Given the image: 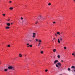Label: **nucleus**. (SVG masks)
Returning a JSON list of instances; mask_svg holds the SVG:
<instances>
[{
    "label": "nucleus",
    "mask_w": 75,
    "mask_h": 75,
    "mask_svg": "<svg viewBox=\"0 0 75 75\" xmlns=\"http://www.w3.org/2000/svg\"><path fill=\"white\" fill-rule=\"evenodd\" d=\"M38 19L40 21H42V20H44V18L42 17L41 15H40L38 17Z\"/></svg>",
    "instance_id": "obj_1"
},
{
    "label": "nucleus",
    "mask_w": 75,
    "mask_h": 75,
    "mask_svg": "<svg viewBox=\"0 0 75 75\" xmlns=\"http://www.w3.org/2000/svg\"><path fill=\"white\" fill-rule=\"evenodd\" d=\"M62 36L59 37V38L58 39V42L59 43H60V40L61 41H62Z\"/></svg>",
    "instance_id": "obj_2"
},
{
    "label": "nucleus",
    "mask_w": 75,
    "mask_h": 75,
    "mask_svg": "<svg viewBox=\"0 0 75 75\" xmlns=\"http://www.w3.org/2000/svg\"><path fill=\"white\" fill-rule=\"evenodd\" d=\"M14 70V67L12 66H10V71H13Z\"/></svg>",
    "instance_id": "obj_3"
},
{
    "label": "nucleus",
    "mask_w": 75,
    "mask_h": 75,
    "mask_svg": "<svg viewBox=\"0 0 75 75\" xmlns=\"http://www.w3.org/2000/svg\"><path fill=\"white\" fill-rule=\"evenodd\" d=\"M58 62V60H56L54 61V64H56L57 63V62Z\"/></svg>",
    "instance_id": "obj_4"
},
{
    "label": "nucleus",
    "mask_w": 75,
    "mask_h": 75,
    "mask_svg": "<svg viewBox=\"0 0 75 75\" xmlns=\"http://www.w3.org/2000/svg\"><path fill=\"white\" fill-rule=\"evenodd\" d=\"M36 35V34L35 33H33V38H34L35 37V36Z\"/></svg>",
    "instance_id": "obj_5"
},
{
    "label": "nucleus",
    "mask_w": 75,
    "mask_h": 75,
    "mask_svg": "<svg viewBox=\"0 0 75 75\" xmlns=\"http://www.w3.org/2000/svg\"><path fill=\"white\" fill-rule=\"evenodd\" d=\"M57 65L59 66V67L61 66V63L60 62L58 63H57Z\"/></svg>",
    "instance_id": "obj_6"
},
{
    "label": "nucleus",
    "mask_w": 75,
    "mask_h": 75,
    "mask_svg": "<svg viewBox=\"0 0 75 75\" xmlns=\"http://www.w3.org/2000/svg\"><path fill=\"white\" fill-rule=\"evenodd\" d=\"M6 29H9L10 28V27L8 26H6L5 27Z\"/></svg>",
    "instance_id": "obj_7"
},
{
    "label": "nucleus",
    "mask_w": 75,
    "mask_h": 75,
    "mask_svg": "<svg viewBox=\"0 0 75 75\" xmlns=\"http://www.w3.org/2000/svg\"><path fill=\"white\" fill-rule=\"evenodd\" d=\"M53 52H56V51H57V49H53Z\"/></svg>",
    "instance_id": "obj_8"
},
{
    "label": "nucleus",
    "mask_w": 75,
    "mask_h": 75,
    "mask_svg": "<svg viewBox=\"0 0 75 75\" xmlns=\"http://www.w3.org/2000/svg\"><path fill=\"white\" fill-rule=\"evenodd\" d=\"M10 10H13V8L12 7H11L10 8Z\"/></svg>",
    "instance_id": "obj_9"
},
{
    "label": "nucleus",
    "mask_w": 75,
    "mask_h": 75,
    "mask_svg": "<svg viewBox=\"0 0 75 75\" xmlns=\"http://www.w3.org/2000/svg\"><path fill=\"white\" fill-rule=\"evenodd\" d=\"M41 43H39L38 44V47H39V46H40V45H41Z\"/></svg>",
    "instance_id": "obj_10"
},
{
    "label": "nucleus",
    "mask_w": 75,
    "mask_h": 75,
    "mask_svg": "<svg viewBox=\"0 0 75 75\" xmlns=\"http://www.w3.org/2000/svg\"><path fill=\"white\" fill-rule=\"evenodd\" d=\"M27 47H30V45H29V44H28V43L27 44Z\"/></svg>",
    "instance_id": "obj_11"
},
{
    "label": "nucleus",
    "mask_w": 75,
    "mask_h": 75,
    "mask_svg": "<svg viewBox=\"0 0 75 75\" xmlns=\"http://www.w3.org/2000/svg\"><path fill=\"white\" fill-rule=\"evenodd\" d=\"M71 68L72 69H73V68L75 69V66H71Z\"/></svg>",
    "instance_id": "obj_12"
},
{
    "label": "nucleus",
    "mask_w": 75,
    "mask_h": 75,
    "mask_svg": "<svg viewBox=\"0 0 75 75\" xmlns=\"http://www.w3.org/2000/svg\"><path fill=\"white\" fill-rule=\"evenodd\" d=\"M57 34H58V35H60V33L59 32H58L57 33Z\"/></svg>",
    "instance_id": "obj_13"
},
{
    "label": "nucleus",
    "mask_w": 75,
    "mask_h": 75,
    "mask_svg": "<svg viewBox=\"0 0 75 75\" xmlns=\"http://www.w3.org/2000/svg\"><path fill=\"white\" fill-rule=\"evenodd\" d=\"M19 55L20 57H22V55L21 54H20Z\"/></svg>",
    "instance_id": "obj_14"
},
{
    "label": "nucleus",
    "mask_w": 75,
    "mask_h": 75,
    "mask_svg": "<svg viewBox=\"0 0 75 75\" xmlns=\"http://www.w3.org/2000/svg\"><path fill=\"white\" fill-rule=\"evenodd\" d=\"M6 25H7L8 26H10V23H8L6 24Z\"/></svg>",
    "instance_id": "obj_15"
},
{
    "label": "nucleus",
    "mask_w": 75,
    "mask_h": 75,
    "mask_svg": "<svg viewBox=\"0 0 75 75\" xmlns=\"http://www.w3.org/2000/svg\"><path fill=\"white\" fill-rule=\"evenodd\" d=\"M57 57L58 58H61V56H60V55H58L57 56Z\"/></svg>",
    "instance_id": "obj_16"
},
{
    "label": "nucleus",
    "mask_w": 75,
    "mask_h": 75,
    "mask_svg": "<svg viewBox=\"0 0 75 75\" xmlns=\"http://www.w3.org/2000/svg\"><path fill=\"white\" fill-rule=\"evenodd\" d=\"M56 67H57V68H59V66H58V65L57 64H56Z\"/></svg>",
    "instance_id": "obj_17"
},
{
    "label": "nucleus",
    "mask_w": 75,
    "mask_h": 75,
    "mask_svg": "<svg viewBox=\"0 0 75 75\" xmlns=\"http://www.w3.org/2000/svg\"><path fill=\"white\" fill-rule=\"evenodd\" d=\"M43 52H44V51H42H42H41L40 52V53H41V54H43L44 53Z\"/></svg>",
    "instance_id": "obj_18"
},
{
    "label": "nucleus",
    "mask_w": 75,
    "mask_h": 75,
    "mask_svg": "<svg viewBox=\"0 0 75 75\" xmlns=\"http://www.w3.org/2000/svg\"><path fill=\"white\" fill-rule=\"evenodd\" d=\"M7 70H8V69H4V71H7Z\"/></svg>",
    "instance_id": "obj_19"
},
{
    "label": "nucleus",
    "mask_w": 75,
    "mask_h": 75,
    "mask_svg": "<svg viewBox=\"0 0 75 75\" xmlns=\"http://www.w3.org/2000/svg\"><path fill=\"white\" fill-rule=\"evenodd\" d=\"M3 16H6V15H5V14H2Z\"/></svg>",
    "instance_id": "obj_20"
},
{
    "label": "nucleus",
    "mask_w": 75,
    "mask_h": 75,
    "mask_svg": "<svg viewBox=\"0 0 75 75\" xmlns=\"http://www.w3.org/2000/svg\"><path fill=\"white\" fill-rule=\"evenodd\" d=\"M68 71H70V70H71V69H70V68H68Z\"/></svg>",
    "instance_id": "obj_21"
},
{
    "label": "nucleus",
    "mask_w": 75,
    "mask_h": 75,
    "mask_svg": "<svg viewBox=\"0 0 75 75\" xmlns=\"http://www.w3.org/2000/svg\"><path fill=\"white\" fill-rule=\"evenodd\" d=\"M36 41H38V39H36Z\"/></svg>",
    "instance_id": "obj_22"
},
{
    "label": "nucleus",
    "mask_w": 75,
    "mask_h": 75,
    "mask_svg": "<svg viewBox=\"0 0 75 75\" xmlns=\"http://www.w3.org/2000/svg\"><path fill=\"white\" fill-rule=\"evenodd\" d=\"M51 5V3H50L48 4V6H50Z\"/></svg>",
    "instance_id": "obj_23"
},
{
    "label": "nucleus",
    "mask_w": 75,
    "mask_h": 75,
    "mask_svg": "<svg viewBox=\"0 0 75 75\" xmlns=\"http://www.w3.org/2000/svg\"><path fill=\"white\" fill-rule=\"evenodd\" d=\"M7 47H10V45H8L7 46Z\"/></svg>",
    "instance_id": "obj_24"
},
{
    "label": "nucleus",
    "mask_w": 75,
    "mask_h": 75,
    "mask_svg": "<svg viewBox=\"0 0 75 75\" xmlns=\"http://www.w3.org/2000/svg\"><path fill=\"white\" fill-rule=\"evenodd\" d=\"M38 41L39 42H41V40H39Z\"/></svg>",
    "instance_id": "obj_25"
},
{
    "label": "nucleus",
    "mask_w": 75,
    "mask_h": 75,
    "mask_svg": "<svg viewBox=\"0 0 75 75\" xmlns=\"http://www.w3.org/2000/svg\"><path fill=\"white\" fill-rule=\"evenodd\" d=\"M45 71L46 72H47V71H48V70L47 69H46V70H45Z\"/></svg>",
    "instance_id": "obj_26"
},
{
    "label": "nucleus",
    "mask_w": 75,
    "mask_h": 75,
    "mask_svg": "<svg viewBox=\"0 0 75 75\" xmlns=\"http://www.w3.org/2000/svg\"><path fill=\"white\" fill-rule=\"evenodd\" d=\"M33 47V45H30V47Z\"/></svg>",
    "instance_id": "obj_27"
},
{
    "label": "nucleus",
    "mask_w": 75,
    "mask_h": 75,
    "mask_svg": "<svg viewBox=\"0 0 75 75\" xmlns=\"http://www.w3.org/2000/svg\"><path fill=\"white\" fill-rule=\"evenodd\" d=\"M55 36H56V37H57V33H56L55 34Z\"/></svg>",
    "instance_id": "obj_28"
},
{
    "label": "nucleus",
    "mask_w": 75,
    "mask_h": 75,
    "mask_svg": "<svg viewBox=\"0 0 75 75\" xmlns=\"http://www.w3.org/2000/svg\"><path fill=\"white\" fill-rule=\"evenodd\" d=\"M0 70H1V71H3V69L1 68Z\"/></svg>",
    "instance_id": "obj_29"
},
{
    "label": "nucleus",
    "mask_w": 75,
    "mask_h": 75,
    "mask_svg": "<svg viewBox=\"0 0 75 75\" xmlns=\"http://www.w3.org/2000/svg\"><path fill=\"white\" fill-rule=\"evenodd\" d=\"M64 49H65V50H66V49H67V47H64Z\"/></svg>",
    "instance_id": "obj_30"
},
{
    "label": "nucleus",
    "mask_w": 75,
    "mask_h": 75,
    "mask_svg": "<svg viewBox=\"0 0 75 75\" xmlns=\"http://www.w3.org/2000/svg\"><path fill=\"white\" fill-rule=\"evenodd\" d=\"M12 3V1H10V3Z\"/></svg>",
    "instance_id": "obj_31"
},
{
    "label": "nucleus",
    "mask_w": 75,
    "mask_h": 75,
    "mask_svg": "<svg viewBox=\"0 0 75 75\" xmlns=\"http://www.w3.org/2000/svg\"><path fill=\"white\" fill-rule=\"evenodd\" d=\"M21 20H23V18L22 17H21Z\"/></svg>",
    "instance_id": "obj_32"
},
{
    "label": "nucleus",
    "mask_w": 75,
    "mask_h": 75,
    "mask_svg": "<svg viewBox=\"0 0 75 75\" xmlns=\"http://www.w3.org/2000/svg\"><path fill=\"white\" fill-rule=\"evenodd\" d=\"M38 23V21H37V22H36L35 23V24H37Z\"/></svg>",
    "instance_id": "obj_33"
},
{
    "label": "nucleus",
    "mask_w": 75,
    "mask_h": 75,
    "mask_svg": "<svg viewBox=\"0 0 75 75\" xmlns=\"http://www.w3.org/2000/svg\"><path fill=\"white\" fill-rule=\"evenodd\" d=\"M63 33H60V35H62V34H63Z\"/></svg>",
    "instance_id": "obj_34"
},
{
    "label": "nucleus",
    "mask_w": 75,
    "mask_h": 75,
    "mask_svg": "<svg viewBox=\"0 0 75 75\" xmlns=\"http://www.w3.org/2000/svg\"><path fill=\"white\" fill-rule=\"evenodd\" d=\"M55 39H56L55 38H53V40H55Z\"/></svg>",
    "instance_id": "obj_35"
},
{
    "label": "nucleus",
    "mask_w": 75,
    "mask_h": 75,
    "mask_svg": "<svg viewBox=\"0 0 75 75\" xmlns=\"http://www.w3.org/2000/svg\"><path fill=\"white\" fill-rule=\"evenodd\" d=\"M72 55H75V54L73 53V54H72Z\"/></svg>",
    "instance_id": "obj_36"
},
{
    "label": "nucleus",
    "mask_w": 75,
    "mask_h": 75,
    "mask_svg": "<svg viewBox=\"0 0 75 75\" xmlns=\"http://www.w3.org/2000/svg\"><path fill=\"white\" fill-rule=\"evenodd\" d=\"M55 23H56L55 22H54L53 23V24H55Z\"/></svg>",
    "instance_id": "obj_37"
},
{
    "label": "nucleus",
    "mask_w": 75,
    "mask_h": 75,
    "mask_svg": "<svg viewBox=\"0 0 75 75\" xmlns=\"http://www.w3.org/2000/svg\"><path fill=\"white\" fill-rule=\"evenodd\" d=\"M8 69H10V66H9V67H8Z\"/></svg>",
    "instance_id": "obj_38"
},
{
    "label": "nucleus",
    "mask_w": 75,
    "mask_h": 75,
    "mask_svg": "<svg viewBox=\"0 0 75 75\" xmlns=\"http://www.w3.org/2000/svg\"><path fill=\"white\" fill-rule=\"evenodd\" d=\"M29 41H30V42H31V41H32L31 40H29Z\"/></svg>",
    "instance_id": "obj_39"
},
{
    "label": "nucleus",
    "mask_w": 75,
    "mask_h": 75,
    "mask_svg": "<svg viewBox=\"0 0 75 75\" xmlns=\"http://www.w3.org/2000/svg\"><path fill=\"white\" fill-rule=\"evenodd\" d=\"M12 24H13V23H11V25H12Z\"/></svg>",
    "instance_id": "obj_40"
},
{
    "label": "nucleus",
    "mask_w": 75,
    "mask_h": 75,
    "mask_svg": "<svg viewBox=\"0 0 75 75\" xmlns=\"http://www.w3.org/2000/svg\"><path fill=\"white\" fill-rule=\"evenodd\" d=\"M6 67H8V65H6Z\"/></svg>",
    "instance_id": "obj_41"
},
{
    "label": "nucleus",
    "mask_w": 75,
    "mask_h": 75,
    "mask_svg": "<svg viewBox=\"0 0 75 75\" xmlns=\"http://www.w3.org/2000/svg\"><path fill=\"white\" fill-rule=\"evenodd\" d=\"M61 62H63V60H62V61H61Z\"/></svg>",
    "instance_id": "obj_42"
},
{
    "label": "nucleus",
    "mask_w": 75,
    "mask_h": 75,
    "mask_svg": "<svg viewBox=\"0 0 75 75\" xmlns=\"http://www.w3.org/2000/svg\"><path fill=\"white\" fill-rule=\"evenodd\" d=\"M1 62H0V64H1Z\"/></svg>",
    "instance_id": "obj_43"
},
{
    "label": "nucleus",
    "mask_w": 75,
    "mask_h": 75,
    "mask_svg": "<svg viewBox=\"0 0 75 75\" xmlns=\"http://www.w3.org/2000/svg\"><path fill=\"white\" fill-rule=\"evenodd\" d=\"M25 57H26V54H25Z\"/></svg>",
    "instance_id": "obj_44"
},
{
    "label": "nucleus",
    "mask_w": 75,
    "mask_h": 75,
    "mask_svg": "<svg viewBox=\"0 0 75 75\" xmlns=\"http://www.w3.org/2000/svg\"><path fill=\"white\" fill-rule=\"evenodd\" d=\"M10 20V19H9L8 20V21H9Z\"/></svg>",
    "instance_id": "obj_45"
},
{
    "label": "nucleus",
    "mask_w": 75,
    "mask_h": 75,
    "mask_svg": "<svg viewBox=\"0 0 75 75\" xmlns=\"http://www.w3.org/2000/svg\"><path fill=\"white\" fill-rule=\"evenodd\" d=\"M74 1L75 2V0H74Z\"/></svg>",
    "instance_id": "obj_46"
},
{
    "label": "nucleus",
    "mask_w": 75,
    "mask_h": 75,
    "mask_svg": "<svg viewBox=\"0 0 75 75\" xmlns=\"http://www.w3.org/2000/svg\"><path fill=\"white\" fill-rule=\"evenodd\" d=\"M26 6V7H27V6Z\"/></svg>",
    "instance_id": "obj_47"
},
{
    "label": "nucleus",
    "mask_w": 75,
    "mask_h": 75,
    "mask_svg": "<svg viewBox=\"0 0 75 75\" xmlns=\"http://www.w3.org/2000/svg\"><path fill=\"white\" fill-rule=\"evenodd\" d=\"M1 68H0V69H1Z\"/></svg>",
    "instance_id": "obj_48"
},
{
    "label": "nucleus",
    "mask_w": 75,
    "mask_h": 75,
    "mask_svg": "<svg viewBox=\"0 0 75 75\" xmlns=\"http://www.w3.org/2000/svg\"><path fill=\"white\" fill-rule=\"evenodd\" d=\"M53 41H54L53 40H52Z\"/></svg>",
    "instance_id": "obj_49"
}]
</instances>
